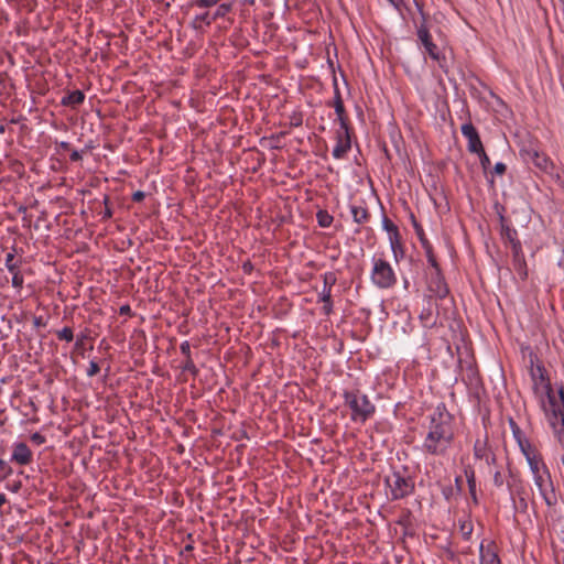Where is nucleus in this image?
I'll return each instance as SVG.
<instances>
[{
  "label": "nucleus",
  "instance_id": "1",
  "mask_svg": "<svg viewBox=\"0 0 564 564\" xmlns=\"http://www.w3.org/2000/svg\"><path fill=\"white\" fill-rule=\"evenodd\" d=\"M454 440L453 417L443 404L438 405L429 416L421 449L426 456L446 458Z\"/></svg>",
  "mask_w": 564,
  "mask_h": 564
},
{
  "label": "nucleus",
  "instance_id": "2",
  "mask_svg": "<svg viewBox=\"0 0 564 564\" xmlns=\"http://www.w3.org/2000/svg\"><path fill=\"white\" fill-rule=\"evenodd\" d=\"M530 375L534 395L536 397L543 412L553 409L560 402H564L563 389L557 392L552 389L550 380L546 377L545 369L542 366H532Z\"/></svg>",
  "mask_w": 564,
  "mask_h": 564
},
{
  "label": "nucleus",
  "instance_id": "3",
  "mask_svg": "<svg viewBox=\"0 0 564 564\" xmlns=\"http://www.w3.org/2000/svg\"><path fill=\"white\" fill-rule=\"evenodd\" d=\"M345 404L350 409V419L356 423H365L375 413V405L370 402L366 394L359 391H345Z\"/></svg>",
  "mask_w": 564,
  "mask_h": 564
},
{
  "label": "nucleus",
  "instance_id": "4",
  "mask_svg": "<svg viewBox=\"0 0 564 564\" xmlns=\"http://www.w3.org/2000/svg\"><path fill=\"white\" fill-rule=\"evenodd\" d=\"M371 282L379 289H390L397 283L391 264L382 258H372Z\"/></svg>",
  "mask_w": 564,
  "mask_h": 564
},
{
  "label": "nucleus",
  "instance_id": "5",
  "mask_svg": "<svg viewBox=\"0 0 564 564\" xmlns=\"http://www.w3.org/2000/svg\"><path fill=\"white\" fill-rule=\"evenodd\" d=\"M386 485L389 488V495L392 500H399L409 496L414 485L408 477L402 476L400 473H392L386 477Z\"/></svg>",
  "mask_w": 564,
  "mask_h": 564
},
{
  "label": "nucleus",
  "instance_id": "6",
  "mask_svg": "<svg viewBox=\"0 0 564 564\" xmlns=\"http://www.w3.org/2000/svg\"><path fill=\"white\" fill-rule=\"evenodd\" d=\"M534 485L539 489L541 497L545 505L550 508L557 505V494L554 489V485L550 475V471H542L541 474L533 476Z\"/></svg>",
  "mask_w": 564,
  "mask_h": 564
},
{
  "label": "nucleus",
  "instance_id": "7",
  "mask_svg": "<svg viewBox=\"0 0 564 564\" xmlns=\"http://www.w3.org/2000/svg\"><path fill=\"white\" fill-rule=\"evenodd\" d=\"M520 154L524 161L532 163L542 172L551 174L554 170V164L551 159L546 154L540 153L538 149L531 145L521 149Z\"/></svg>",
  "mask_w": 564,
  "mask_h": 564
},
{
  "label": "nucleus",
  "instance_id": "8",
  "mask_svg": "<svg viewBox=\"0 0 564 564\" xmlns=\"http://www.w3.org/2000/svg\"><path fill=\"white\" fill-rule=\"evenodd\" d=\"M517 230L507 226H502V237L511 243L513 259L519 271H523V276L527 275L524 271L525 260L522 251L520 240L517 238Z\"/></svg>",
  "mask_w": 564,
  "mask_h": 564
},
{
  "label": "nucleus",
  "instance_id": "9",
  "mask_svg": "<svg viewBox=\"0 0 564 564\" xmlns=\"http://www.w3.org/2000/svg\"><path fill=\"white\" fill-rule=\"evenodd\" d=\"M558 442L564 446V402H560L553 409L544 411Z\"/></svg>",
  "mask_w": 564,
  "mask_h": 564
},
{
  "label": "nucleus",
  "instance_id": "10",
  "mask_svg": "<svg viewBox=\"0 0 564 564\" xmlns=\"http://www.w3.org/2000/svg\"><path fill=\"white\" fill-rule=\"evenodd\" d=\"M350 149L351 140L349 128L339 127V129L336 131V145L334 147L332 154L336 160H341L346 156Z\"/></svg>",
  "mask_w": 564,
  "mask_h": 564
},
{
  "label": "nucleus",
  "instance_id": "11",
  "mask_svg": "<svg viewBox=\"0 0 564 564\" xmlns=\"http://www.w3.org/2000/svg\"><path fill=\"white\" fill-rule=\"evenodd\" d=\"M429 290L438 299H444L448 294V288L441 274V271H433L429 279Z\"/></svg>",
  "mask_w": 564,
  "mask_h": 564
},
{
  "label": "nucleus",
  "instance_id": "12",
  "mask_svg": "<svg viewBox=\"0 0 564 564\" xmlns=\"http://www.w3.org/2000/svg\"><path fill=\"white\" fill-rule=\"evenodd\" d=\"M417 37H419L420 42L422 43L425 52L430 55V57L434 61H440L438 48L433 43L431 34L424 25H421L417 29Z\"/></svg>",
  "mask_w": 564,
  "mask_h": 564
},
{
  "label": "nucleus",
  "instance_id": "13",
  "mask_svg": "<svg viewBox=\"0 0 564 564\" xmlns=\"http://www.w3.org/2000/svg\"><path fill=\"white\" fill-rule=\"evenodd\" d=\"M462 134L467 139L468 150L471 153H476L484 149L479 134L471 123H465L462 126Z\"/></svg>",
  "mask_w": 564,
  "mask_h": 564
},
{
  "label": "nucleus",
  "instance_id": "14",
  "mask_svg": "<svg viewBox=\"0 0 564 564\" xmlns=\"http://www.w3.org/2000/svg\"><path fill=\"white\" fill-rule=\"evenodd\" d=\"M479 560L480 564H501L497 553V546L494 542L485 544L480 543L479 546Z\"/></svg>",
  "mask_w": 564,
  "mask_h": 564
},
{
  "label": "nucleus",
  "instance_id": "15",
  "mask_svg": "<svg viewBox=\"0 0 564 564\" xmlns=\"http://www.w3.org/2000/svg\"><path fill=\"white\" fill-rule=\"evenodd\" d=\"M333 106L335 108V112L337 115V121L339 122V127L345 128L348 127V119L346 116V110L344 106V101L341 99V95L337 85V80H334V100Z\"/></svg>",
  "mask_w": 564,
  "mask_h": 564
},
{
  "label": "nucleus",
  "instance_id": "16",
  "mask_svg": "<svg viewBox=\"0 0 564 564\" xmlns=\"http://www.w3.org/2000/svg\"><path fill=\"white\" fill-rule=\"evenodd\" d=\"M6 268L12 274V285L15 289H21L23 286V275L19 270V263L15 261V257L13 252H9L6 256Z\"/></svg>",
  "mask_w": 564,
  "mask_h": 564
},
{
  "label": "nucleus",
  "instance_id": "17",
  "mask_svg": "<svg viewBox=\"0 0 564 564\" xmlns=\"http://www.w3.org/2000/svg\"><path fill=\"white\" fill-rule=\"evenodd\" d=\"M11 459L20 465H28L32 460V452L25 443H17Z\"/></svg>",
  "mask_w": 564,
  "mask_h": 564
},
{
  "label": "nucleus",
  "instance_id": "18",
  "mask_svg": "<svg viewBox=\"0 0 564 564\" xmlns=\"http://www.w3.org/2000/svg\"><path fill=\"white\" fill-rule=\"evenodd\" d=\"M85 100V95L82 90H73L64 96L61 100V104L66 107H77L82 105Z\"/></svg>",
  "mask_w": 564,
  "mask_h": 564
},
{
  "label": "nucleus",
  "instance_id": "19",
  "mask_svg": "<svg viewBox=\"0 0 564 564\" xmlns=\"http://www.w3.org/2000/svg\"><path fill=\"white\" fill-rule=\"evenodd\" d=\"M350 213L352 215L354 221L359 225L367 223L370 218L368 209L361 205H351Z\"/></svg>",
  "mask_w": 564,
  "mask_h": 564
},
{
  "label": "nucleus",
  "instance_id": "20",
  "mask_svg": "<svg viewBox=\"0 0 564 564\" xmlns=\"http://www.w3.org/2000/svg\"><path fill=\"white\" fill-rule=\"evenodd\" d=\"M528 465L530 467V470L532 473V476L541 474L542 471L549 470L545 466V464L542 460V457L540 454H536L532 457H529L527 459Z\"/></svg>",
  "mask_w": 564,
  "mask_h": 564
},
{
  "label": "nucleus",
  "instance_id": "21",
  "mask_svg": "<svg viewBox=\"0 0 564 564\" xmlns=\"http://www.w3.org/2000/svg\"><path fill=\"white\" fill-rule=\"evenodd\" d=\"M390 248L393 253V258L397 262H399L404 257V250L403 246L401 243V237L400 235H393V237L389 238Z\"/></svg>",
  "mask_w": 564,
  "mask_h": 564
},
{
  "label": "nucleus",
  "instance_id": "22",
  "mask_svg": "<svg viewBox=\"0 0 564 564\" xmlns=\"http://www.w3.org/2000/svg\"><path fill=\"white\" fill-rule=\"evenodd\" d=\"M518 444H519L521 453L524 455L525 459L539 454L538 451L535 449V447L529 441H527L522 437H518Z\"/></svg>",
  "mask_w": 564,
  "mask_h": 564
},
{
  "label": "nucleus",
  "instance_id": "23",
  "mask_svg": "<svg viewBox=\"0 0 564 564\" xmlns=\"http://www.w3.org/2000/svg\"><path fill=\"white\" fill-rule=\"evenodd\" d=\"M422 246L425 250L427 261L431 264V267L433 268V271H441L440 267L437 264V261L433 254L432 246L430 245V242L427 240L422 239Z\"/></svg>",
  "mask_w": 564,
  "mask_h": 564
},
{
  "label": "nucleus",
  "instance_id": "24",
  "mask_svg": "<svg viewBox=\"0 0 564 564\" xmlns=\"http://www.w3.org/2000/svg\"><path fill=\"white\" fill-rule=\"evenodd\" d=\"M459 531L466 541L470 540L474 531L473 522L467 519L459 520Z\"/></svg>",
  "mask_w": 564,
  "mask_h": 564
},
{
  "label": "nucleus",
  "instance_id": "25",
  "mask_svg": "<svg viewBox=\"0 0 564 564\" xmlns=\"http://www.w3.org/2000/svg\"><path fill=\"white\" fill-rule=\"evenodd\" d=\"M490 452L488 451L487 448V445L485 442H480L479 440L476 441L475 445H474V456L475 458L477 459H486L487 455L489 454Z\"/></svg>",
  "mask_w": 564,
  "mask_h": 564
},
{
  "label": "nucleus",
  "instance_id": "26",
  "mask_svg": "<svg viewBox=\"0 0 564 564\" xmlns=\"http://www.w3.org/2000/svg\"><path fill=\"white\" fill-rule=\"evenodd\" d=\"M316 218L318 221V225L323 228H327L333 223V216H330L326 210H319L316 214Z\"/></svg>",
  "mask_w": 564,
  "mask_h": 564
},
{
  "label": "nucleus",
  "instance_id": "27",
  "mask_svg": "<svg viewBox=\"0 0 564 564\" xmlns=\"http://www.w3.org/2000/svg\"><path fill=\"white\" fill-rule=\"evenodd\" d=\"M382 227L388 232L389 238L393 237V235H400L398 227L387 217L382 219Z\"/></svg>",
  "mask_w": 564,
  "mask_h": 564
},
{
  "label": "nucleus",
  "instance_id": "28",
  "mask_svg": "<svg viewBox=\"0 0 564 564\" xmlns=\"http://www.w3.org/2000/svg\"><path fill=\"white\" fill-rule=\"evenodd\" d=\"M508 488L510 490V495H520L522 492L523 486L520 479L512 477L510 481H508Z\"/></svg>",
  "mask_w": 564,
  "mask_h": 564
},
{
  "label": "nucleus",
  "instance_id": "29",
  "mask_svg": "<svg viewBox=\"0 0 564 564\" xmlns=\"http://www.w3.org/2000/svg\"><path fill=\"white\" fill-rule=\"evenodd\" d=\"M57 338L61 340L72 341L74 338L73 329L70 327H64L56 333Z\"/></svg>",
  "mask_w": 564,
  "mask_h": 564
},
{
  "label": "nucleus",
  "instance_id": "30",
  "mask_svg": "<svg viewBox=\"0 0 564 564\" xmlns=\"http://www.w3.org/2000/svg\"><path fill=\"white\" fill-rule=\"evenodd\" d=\"M323 289L332 291L333 285L336 283L335 274L332 272L325 273L323 276Z\"/></svg>",
  "mask_w": 564,
  "mask_h": 564
},
{
  "label": "nucleus",
  "instance_id": "31",
  "mask_svg": "<svg viewBox=\"0 0 564 564\" xmlns=\"http://www.w3.org/2000/svg\"><path fill=\"white\" fill-rule=\"evenodd\" d=\"M466 477L470 495L473 496L474 499H476V480L474 471H466Z\"/></svg>",
  "mask_w": 564,
  "mask_h": 564
},
{
  "label": "nucleus",
  "instance_id": "32",
  "mask_svg": "<svg viewBox=\"0 0 564 564\" xmlns=\"http://www.w3.org/2000/svg\"><path fill=\"white\" fill-rule=\"evenodd\" d=\"M182 369L184 371L191 372L194 376H196L197 372H198V369L196 368L192 357L191 358H185V361H184V364L182 366Z\"/></svg>",
  "mask_w": 564,
  "mask_h": 564
},
{
  "label": "nucleus",
  "instance_id": "33",
  "mask_svg": "<svg viewBox=\"0 0 564 564\" xmlns=\"http://www.w3.org/2000/svg\"><path fill=\"white\" fill-rule=\"evenodd\" d=\"M230 9H231L230 4H227V3L220 4L217 8L216 12L214 13L213 20L225 17L230 11Z\"/></svg>",
  "mask_w": 564,
  "mask_h": 564
},
{
  "label": "nucleus",
  "instance_id": "34",
  "mask_svg": "<svg viewBox=\"0 0 564 564\" xmlns=\"http://www.w3.org/2000/svg\"><path fill=\"white\" fill-rule=\"evenodd\" d=\"M479 156L480 165L486 171L490 166V159L486 154L485 150L481 149V151L476 152Z\"/></svg>",
  "mask_w": 564,
  "mask_h": 564
},
{
  "label": "nucleus",
  "instance_id": "35",
  "mask_svg": "<svg viewBox=\"0 0 564 564\" xmlns=\"http://www.w3.org/2000/svg\"><path fill=\"white\" fill-rule=\"evenodd\" d=\"M220 0H193L194 6L198 8H212L216 6Z\"/></svg>",
  "mask_w": 564,
  "mask_h": 564
},
{
  "label": "nucleus",
  "instance_id": "36",
  "mask_svg": "<svg viewBox=\"0 0 564 564\" xmlns=\"http://www.w3.org/2000/svg\"><path fill=\"white\" fill-rule=\"evenodd\" d=\"M194 22H204L206 25H209L213 22V18H209V14L207 12L203 14H198L195 17Z\"/></svg>",
  "mask_w": 564,
  "mask_h": 564
},
{
  "label": "nucleus",
  "instance_id": "37",
  "mask_svg": "<svg viewBox=\"0 0 564 564\" xmlns=\"http://www.w3.org/2000/svg\"><path fill=\"white\" fill-rule=\"evenodd\" d=\"M181 352L185 356V358H191V344L185 340L180 346Z\"/></svg>",
  "mask_w": 564,
  "mask_h": 564
},
{
  "label": "nucleus",
  "instance_id": "38",
  "mask_svg": "<svg viewBox=\"0 0 564 564\" xmlns=\"http://www.w3.org/2000/svg\"><path fill=\"white\" fill-rule=\"evenodd\" d=\"M99 366L96 361H90L89 367L87 369V376L93 377L96 376L99 372Z\"/></svg>",
  "mask_w": 564,
  "mask_h": 564
},
{
  "label": "nucleus",
  "instance_id": "39",
  "mask_svg": "<svg viewBox=\"0 0 564 564\" xmlns=\"http://www.w3.org/2000/svg\"><path fill=\"white\" fill-rule=\"evenodd\" d=\"M503 482H505V479H503L502 474L499 470L495 471V474H494V485L496 487L500 488V487L503 486Z\"/></svg>",
  "mask_w": 564,
  "mask_h": 564
},
{
  "label": "nucleus",
  "instance_id": "40",
  "mask_svg": "<svg viewBox=\"0 0 564 564\" xmlns=\"http://www.w3.org/2000/svg\"><path fill=\"white\" fill-rule=\"evenodd\" d=\"M319 299L323 303H328L329 301H332V291L323 289Z\"/></svg>",
  "mask_w": 564,
  "mask_h": 564
},
{
  "label": "nucleus",
  "instance_id": "41",
  "mask_svg": "<svg viewBox=\"0 0 564 564\" xmlns=\"http://www.w3.org/2000/svg\"><path fill=\"white\" fill-rule=\"evenodd\" d=\"M506 170H507V166H506V164H505V163H502V162H498V163H496V165H495V167H494V172H495L496 174H498V175H502V174H505Z\"/></svg>",
  "mask_w": 564,
  "mask_h": 564
},
{
  "label": "nucleus",
  "instance_id": "42",
  "mask_svg": "<svg viewBox=\"0 0 564 564\" xmlns=\"http://www.w3.org/2000/svg\"><path fill=\"white\" fill-rule=\"evenodd\" d=\"M0 471L4 473V475H10L12 473V468L8 465L7 462L0 459Z\"/></svg>",
  "mask_w": 564,
  "mask_h": 564
},
{
  "label": "nucleus",
  "instance_id": "43",
  "mask_svg": "<svg viewBox=\"0 0 564 564\" xmlns=\"http://www.w3.org/2000/svg\"><path fill=\"white\" fill-rule=\"evenodd\" d=\"M31 440L36 443L37 445H41L45 442V437L40 433H34L31 435Z\"/></svg>",
  "mask_w": 564,
  "mask_h": 564
},
{
  "label": "nucleus",
  "instance_id": "44",
  "mask_svg": "<svg viewBox=\"0 0 564 564\" xmlns=\"http://www.w3.org/2000/svg\"><path fill=\"white\" fill-rule=\"evenodd\" d=\"M510 425L512 427L513 435H514L516 440L518 441V437H522L521 431H520L519 426L512 420L510 421Z\"/></svg>",
  "mask_w": 564,
  "mask_h": 564
},
{
  "label": "nucleus",
  "instance_id": "45",
  "mask_svg": "<svg viewBox=\"0 0 564 564\" xmlns=\"http://www.w3.org/2000/svg\"><path fill=\"white\" fill-rule=\"evenodd\" d=\"M82 160V153L78 152L77 150H74L72 153H70V161L73 162H77Z\"/></svg>",
  "mask_w": 564,
  "mask_h": 564
},
{
  "label": "nucleus",
  "instance_id": "46",
  "mask_svg": "<svg viewBox=\"0 0 564 564\" xmlns=\"http://www.w3.org/2000/svg\"><path fill=\"white\" fill-rule=\"evenodd\" d=\"M144 196H145V195H144V193H143V192L138 191V192L133 193V195H132V199H133L134 202H141V200L144 198Z\"/></svg>",
  "mask_w": 564,
  "mask_h": 564
},
{
  "label": "nucleus",
  "instance_id": "47",
  "mask_svg": "<svg viewBox=\"0 0 564 564\" xmlns=\"http://www.w3.org/2000/svg\"><path fill=\"white\" fill-rule=\"evenodd\" d=\"M333 310V302L329 301L328 303H324V306H323V312L326 314V315H329L330 312Z\"/></svg>",
  "mask_w": 564,
  "mask_h": 564
},
{
  "label": "nucleus",
  "instance_id": "48",
  "mask_svg": "<svg viewBox=\"0 0 564 564\" xmlns=\"http://www.w3.org/2000/svg\"><path fill=\"white\" fill-rule=\"evenodd\" d=\"M485 462L490 465V464H494L496 462V456L491 453H489L485 459Z\"/></svg>",
  "mask_w": 564,
  "mask_h": 564
},
{
  "label": "nucleus",
  "instance_id": "49",
  "mask_svg": "<svg viewBox=\"0 0 564 564\" xmlns=\"http://www.w3.org/2000/svg\"><path fill=\"white\" fill-rule=\"evenodd\" d=\"M415 228H416V234H417V236H419L420 240H421V241H422V239H423V240H426V239L424 238V235H423V230H422V228H420L417 225H415Z\"/></svg>",
  "mask_w": 564,
  "mask_h": 564
},
{
  "label": "nucleus",
  "instance_id": "50",
  "mask_svg": "<svg viewBox=\"0 0 564 564\" xmlns=\"http://www.w3.org/2000/svg\"><path fill=\"white\" fill-rule=\"evenodd\" d=\"M20 488H21V482H20V481H18V482H14V484L11 486V488H10V489H11V491H13V492H18V491L20 490Z\"/></svg>",
  "mask_w": 564,
  "mask_h": 564
},
{
  "label": "nucleus",
  "instance_id": "51",
  "mask_svg": "<svg viewBox=\"0 0 564 564\" xmlns=\"http://www.w3.org/2000/svg\"><path fill=\"white\" fill-rule=\"evenodd\" d=\"M7 502V497L4 494H0V508Z\"/></svg>",
  "mask_w": 564,
  "mask_h": 564
},
{
  "label": "nucleus",
  "instance_id": "52",
  "mask_svg": "<svg viewBox=\"0 0 564 564\" xmlns=\"http://www.w3.org/2000/svg\"><path fill=\"white\" fill-rule=\"evenodd\" d=\"M84 339H85V336H84V335H83V336H80V337H78V338H77V341H76V346H77V347L82 346V345L84 344Z\"/></svg>",
  "mask_w": 564,
  "mask_h": 564
},
{
  "label": "nucleus",
  "instance_id": "53",
  "mask_svg": "<svg viewBox=\"0 0 564 564\" xmlns=\"http://www.w3.org/2000/svg\"><path fill=\"white\" fill-rule=\"evenodd\" d=\"M393 7L399 8L401 0H388Z\"/></svg>",
  "mask_w": 564,
  "mask_h": 564
},
{
  "label": "nucleus",
  "instance_id": "54",
  "mask_svg": "<svg viewBox=\"0 0 564 564\" xmlns=\"http://www.w3.org/2000/svg\"><path fill=\"white\" fill-rule=\"evenodd\" d=\"M34 325L35 326H41L42 325V318L41 317H35L34 318Z\"/></svg>",
  "mask_w": 564,
  "mask_h": 564
},
{
  "label": "nucleus",
  "instance_id": "55",
  "mask_svg": "<svg viewBox=\"0 0 564 564\" xmlns=\"http://www.w3.org/2000/svg\"><path fill=\"white\" fill-rule=\"evenodd\" d=\"M61 147L64 148V149H68L69 144L67 142H62Z\"/></svg>",
  "mask_w": 564,
  "mask_h": 564
},
{
  "label": "nucleus",
  "instance_id": "56",
  "mask_svg": "<svg viewBox=\"0 0 564 564\" xmlns=\"http://www.w3.org/2000/svg\"><path fill=\"white\" fill-rule=\"evenodd\" d=\"M4 131H6V127L1 124L0 126V133H4Z\"/></svg>",
  "mask_w": 564,
  "mask_h": 564
},
{
  "label": "nucleus",
  "instance_id": "57",
  "mask_svg": "<svg viewBox=\"0 0 564 564\" xmlns=\"http://www.w3.org/2000/svg\"><path fill=\"white\" fill-rule=\"evenodd\" d=\"M106 216H108V217L111 216V212L109 209L106 210Z\"/></svg>",
  "mask_w": 564,
  "mask_h": 564
},
{
  "label": "nucleus",
  "instance_id": "58",
  "mask_svg": "<svg viewBox=\"0 0 564 564\" xmlns=\"http://www.w3.org/2000/svg\"><path fill=\"white\" fill-rule=\"evenodd\" d=\"M127 310H130V306H127V308L121 307V311L127 312Z\"/></svg>",
  "mask_w": 564,
  "mask_h": 564
},
{
  "label": "nucleus",
  "instance_id": "59",
  "mask_svg": "<svg viewBox=\"0 0 564 564\" xmlns=\"http://www.w3.org/2000/svg\"><path fill=\"white\" fill-rule=\"evenodd\" d=\"M127 310H130V306H127V308L121 307V311L127 312Z\"/></svg>",
  "mask_w": 564,
  "mask_h": 564
},
{
  "label": "nucleus",
  "instance_id": "60",
  "mask_svg": "<svg viewBox=\"0 0 564 564\" xmlns=\"http://www.w3.org/2000/svg\"><path fill=\"white\" fill-rule=\"evenodd\" d=\"M127 310H130V306H127V308L121 307V311L127 312Z\"/></svg>",
  "mask_w": 564,
  "mask_h": 564
}]
</instances>
